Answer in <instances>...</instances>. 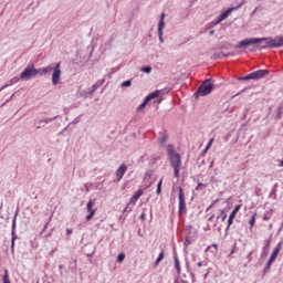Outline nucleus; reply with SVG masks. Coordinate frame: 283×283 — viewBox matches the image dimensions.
Wrapping results in <instances>:
<instances>
[{
	"label": "nucleus",
	"mask_w": 283,
	"mask_h": 283,
	"mask_svg": "<svg viewBox=\"0 0 283 283\" xmlns=\"http://www.w3.org/2000/svg\"><path fill=\"white\" fill-rule=\"evenodd\" d=\"M238 251V244L234 243L230 250V253L228 254V258H231V255H233L234 253H237Z\"/></svg>",
	"instance_id": "33"
},
{
	"label": "nucleus",
	"mask_w": 283,
	"mask_h": 283,
	"mask_svg": "<svg viewBox=\"0 0 283 283\" xmlns=\"http://www.w3.org/2000/svg\"><path fill=\"white\" fill-rule=\"evenodd\" d=\"M211 145H213V138H211L207 144L208 147H211Z\"/></svg>",
	"instance_id": "55"
},
{
	"label": "nucleus",
	"mask_w": 283,
	"mask_h": 283,
	"mask_svg": "<svg viewBox=\"0 0 283 283\" xmlns=\"http://www.w3.org/2000/svg\"><path fill=\"white\" fill-rule=\"evenodd\" d=\"M161 260H165V251H160L158 258L155 261V266H158V264H160Z\"/></svg>",
	"instance_id": "22"
},
{
	"label": "nucleus",
	"mask_w": 283,
	"mask_h": 283,
	"mask_svg": "<svg viewBox=\"0 0 283 283\" xmlns=\"http://www.w3.org/2000/svg\"><path fill=\"white\" fill-rule=\"evenodd\" d=\"M174 260H175V269L178 273V275H180V260H178V254H175L174 255Z\"/></svg>",
	"instance_id": "19"
},
{
	"label": "nucleus",
	"mask_w": 283,
	"mask_h": 283,
	"mask_svg": "<svg viewBox=\"0 0 283 283\" xmlns=\"http://www.w3.org/2000/svg\"><path fill=\"white\" fill-rule=\"evenodd\" d=\"M167 151H168V157L170 156H175L177 153H176V149L174 148V145L169 144L167 146Z\"/></svg>",
	"instance_id": "23"
},
{
	"label": "nucleus",
	"mask_w": 283,
	"mask_h": 283,
	"mask_svg": "<svg viewBox=\"0 0 283 283\" xmlns=\"http://www.w3.org/2000/svg\"><path fill=\"white\" fill-rule=\"evenodd\" d=\"M200 187H207V185L199 182L198 186L196 187V190L198 191V189H200Z\"/></svg>",
	"instance_id": "53"
},
{
	"label": "nucleus",
	"mask_w": 283,
	"mask_h": 283,
	"mask_svg": "<svg viewBox=\"0 0 283 283\" xmlns=\"http://www.w3.org/2000/svg\"><path fill=\"white\" fill-rule=\"evenodd\" d=\"M105 84V78L98 80L94 85L98 88Z\"/></svg>",
	"instance_id": "44"
},
{
	"label": "nucleus",
	"mask_w": 283,
	"mask_h": 283,
	"mask_svg": "<svg viewBox=\"0 0 283 283\" xmlns=\"http://www.w3.org/2000/svg\"><path fill=\"white\" fill-rule=\"evenodd\" d=\"M163 24V28H165V12L161 13L160 20L158 22V28Z\"/></svg>",
	"instance_id": "39"
},
{
	"label": "nucleus",
	"mask_w": 283,
	"mask_h": 283,
	"mask_svg": "<svg viewBox=\"0 0 283 283\" xmlns=\"http://www.w3.org/2000/svg\"><path fill=\"white\" fill-rule=\"evenodd\" d=\"M196 242V230H193V226H188L187 227V234H186V240H185V249L189 247L190 244H193Z\"/></svg>",
	"instance_id": "6"
},
{
	"label": "nucleus",
	"mask_w": 283,
	"mask_h": 283,
	"mask_svg": "<svg viewBox=\"0 0 283 283\" xmlns=\"http://www.w3.org/2000/svg\"><path fill=\"white\" fill-rule=\"evenodd\" d=\"M280 251H282V243H277V245L274 248L269 259L270 262H275V260H277V255H280Z\"/></svg>",
	"instance_id": "14"
},
{
	"label": "nucleus",
	"mask_w": 283,
	"mask_h": 283,
	"mask_svg": "<svg viewBox=\"0 0 283 283\" xmlns=\"http://www.w3.org/2000/svg\"><path fill=\"white\" fill-rule=\"evenodd\" d=\"M157 196H160L163 193V179H160L157 184V190H156Z\"/></svg>",
	"instance_id": "30"
},
{
	"label": "nucleus",
	"mask_w": 283,
	"mask_h": 283,
	"mask_svg": "<svg viewBox=\"0 0 283 283\" xmlns=\"http://www.w3.org/2000/svg\"><path fill=\"white\" fill-rule=\"evenodd\" d=\"M96 90H98V88L95 86V84H93V85L91 86V90L87 92V94H88V95H92V94H94V92H96Z\"/></svg>",
	"instance_id": "46"
},
{
	"label": "nucleus",
	"mask_w": 283,
	"mask_h": 283,
	"mask_svg": "<svg viewBox=\"0 0 283 283\" xmlns=\"http://www.w3.org/2000/svg\"><path fill=\"white\" fill-rule=\"evenodd\" d=\"M213 218H214V214H212L211 217H209L208 222H211V220H213Z\"/></svg>",
	"instance_id": "62"
},
{
	"label": "nucleus",
	"mask_w": 283,
	"mask_h": 283,
	"mask_svg": "<svg viewBox=\"0 0 283 283\" xmlns=\"http://www.w3.org/2000/svg\"><path fill=\"white\" fill-rule=\"evenodd\" d=\"M207 154V150H202L201 156H205Z\"/></svg>",
	"instance_id": "64"
},
{
	"label": "nucleus",
	"mask_w": 283,
	"mask_h": 283,
	"mask_svg": "<svg viewBox=\"0 0 283 283\" xmlns=\"http://www.w3.org/2000/svg\"><path fill=\"white\" fill-rule=\"evenodd\" d=\"M271 216H273L272 212H266L264 216H263V220H271Z\"/></svg>",
	"instance_id": "48"
},
{
	"label": "nucleus",
	"mask_w": 283,
	"mask_h": 283,
	"mask_svg": "<svg viewBox=\"0 0 283 283\" xmlns=\"http://www.w3.org/2000/svg\"><path fill=\"white\" fill-rule=\"evenodd\" d=\"M3 283H11L10 282V275L8 274V269L4 270V274H3Z\"/></svg>",
	"instance_id": "31"
},
{
	"label": "nucleus",
	"mask_w": 283,
	"mask_h": 283,
	"mask_svg": "<svg viewBox=\"0 0 283 283\" xmlns=\"http://www.w3.org/2000/svg\"><path fill=\"white\" fill-rule=\"evenodd\" d=\"M139 218L140 220L145 221V213H142Z\"/></svg>",
	"instance_id": "59"
},
{
	"label": "nucleus",
	"mask_w": 283,
	"mask_h": 283,
	"mask_svg": "<svg viewBox=\"0 0 283 283\" xmlns=\"http://www.w3.org/2000/svg\"><path fill=\"white\" fill-rule=\"evenodd\" d=\"M39 74L40 76L52 74V85H59L61 81V62L56 63L54 67L49 65L42 69H36L34 67V63H30L21 72L20 80L30 81V78H34V76H39Z\"/></svg>",
	"instance_id": "1"
},
{
	"label": "nucleus",
	"mask_w": 283,
	"mask_h": 283,
	"mask_svg": "<svg viewBox=\"0 0 283 283\" xmlns=\"http://www.w3.org/2000/svg\"><path fill=\"white\" fill-rule=\"evenodd\" d=\"M86 255L87 258H92V255H94V251H92L91 253H87Z\"/></svg>",
	"instance_id": "61"
},
{
	"label": "nucleus",
	"mask_w": 283,
	"mask_h": 283,
	"mask_svg": "<svg viewBox=\"0 0 283 283\" xmlns=\"http://www.w3.org/2000/svg\"><path fill=\"white\" fill-rule=\"evenodd\" d=\"M66 233H67V235H71L72 229H66Z\"/></svg>",
	"instance_id": "60"
},
{
	"label": "nucleus",
	"mask_w": 283,
	"mask_h": 283,
	"mask_svg": "<svg viewBox=\"0 0 283 283\" xmlns=\"http://www.w3.org/2000/svg\"><path fill=\"white\" fill-rule=\"evenodd\" d=\"M239 81H251V77H249V74H248L243 77H239Z\"/></svg>",
	"instance_id": "51"
},
{
	"label": "nucleus",
	"mask_w": 283,
	"mask_h": 283,
	"mask_svg": "<svg viewBox=\"0 0 283 283\" xmlns=\"http://www.w3.org/2000/svg\"><path fill=\"white\" fill-rule=\"evenodd\" d=\"M149 102L147 101V98H144V102L137 107V112H143V109H145V107H147V104Z\"/></svg>",
	"instance_id": "28"
},
{
	"label": "nucleus",
	"mask_w": 283,
	"mask_h": 283,
	"mask_svg": "<svg viewBox=\"0 0 283 283\" xmlns=\"http://www.w3.org/2000/svg\"><path fill=\"white\" fill-rule=\"evenodd\" d=\"M56 118H59V115H56L54 117H46L44 119H40L39 126H36V129H41L42 127H45V125H48L50 123H54V120H56Z\"/></svg>",
	"instance_id": "12"
},
{
	"label": "nucleus",
	"mask_w": 283,
	"mask_h": 283,
	"mask_svg": "<svg viewBox=\"0 0 283 283\" xmlns=\"http://www.w3.org/2000/svg\"><path fill=\"white\" fill-rule=\"evenodd\" d=\"M94 205H96V200H88V202L86 203V209L88 213H92V211L96 213V209H94Z\"/></svg>",
	"instance_id": "18"
},
{
	"label": "nucleus",
	"mask_w": 283,
	"mask_h": 283,
	"mask_svg": "<svg viewBox=\"0 0 283 283\" xmlns=\"http://www.w3.org/2000/svg\"><path fill=\"white\" fill-rule=\"evenodd\" d=\"M186 269L188 273H190L192 280H196V275L193 274V272H191V268L189 266V261H186Z\"/></svg>",
	"instance_id": "37"
},
{
	"label": "nucleus",
	"mask_w": 283,
	"mask_h": 283,
	"mask_svg": "<svg viewBox=\"0 0 283 283\" xmlns=\"http://www.w3.org/2000/svg\"><path fill=\"white\" fill-rule=\"evenodd\" d=\"M178 198H179V216L184 217L185 213H187V203L185 201V191L182 190V187L178 188Z\"/></svg>",
	"instance_id": "5"
},
{
	"label": "nucleus",
	"mask_w": 283,
	"mask_h": 283,
	"mask_svg": "<svg viewBox=\"0 0 283 283\" xmlns=\"http://www.w3.org/2000/svg\"><path fill=\"white\" fill-rule=\"evenodd\" d=\"M282 113H283V106H279L275 111V119L280 120V118H282Z\"/></svg>",
	"instance_id": "21"
},
{
	"label": "nucleus",
	"mask_w": 283,
	"mask_h": 283,
	"mask_svg": "<svg viewBox=\"0 0 283 283\" xmlns=\"http://www.w3.org/2000/svg\"><path fill=\"white\" fill-rule=\"evenodd\" d=\"M53 231H54V229H51V231L45 235V238H51Z\"/></svg>",
	"instance_id": "56"
},
{
	"label": "nucleus",
	"mask_w": 283,
	"mask_h": 283,
	"mask_svg": "<svg viewBox=\"0 0 283 283\" xmlns=\"http://www.w3.org/2000/svg\"><path fill=\"white\" fill-rule=\"evenodd\" d=\"M140 72H144V74H151V67L149 65L143 66Z\"/></svg>",
	"instance_id": "32"
},
{
	"label": "nucleus",
	"mask_w": 283,
	"mask_h": 283,
	"mask_svg": "<svg viewBox=\"0 0 283 283\" xmlns=\"http://www.w3.org/2000/svg\"><path fill=\"white\" fill-rule=\"evenodd\" d=\"M140 196H143V189L137 190L134 196L129 199V203L132 207L136 206V202L140 199Z\"/></svg>",
	"instance_id": "15"
},
{
	"label": "nucleus",
	"mask_w": 283,
	"mask_h": 283,
	"mask_svg": "<svg viewBox=\"0 0 283 283\" xmlns=\"http://www.w3.org/2000/svg\"><path fill=\"white\" fill-rule=\"evenodd\" d=\"M244 3V0L241 1L238 6L235 7H230L228 8L226 11H223L219 17L218 20L222 23V21H224L230 14L231 12H235V10H240V8H242Z\"/></svg>",
	"instance_id": "7"
},
{
	"label": "nucleus",
	"mask_w": 283,
	"mask_h": 283,
	"mask_svg": "<svg viewBox=\"0 0 283 283\" xmlns=\"http://www.w3.org/2000/svg\"><path fill=\"white\" fill-rule=\"evenodd\" d=\"M219 23H221V22H220L219 19H217V20H213L212 22H210V23L208 24V27H209V28H216V25H218Z\"/></svg>",
	"instance_id": "42"
},
{
	"label": "nucleus",
	"mask_w": 283,
	"mask_h": 283,
	"mask_svg": "<svg viewBox=\"0 0 283 283\" xmlns=\"http://www.w3.org/2000/svg\"><path fill=\"white\" fill-rule=\"evenodd\" d=\"M163 30H165V28H163V24H160V27L157 30L160 43H165V39L163 38Z\"/></svg>",
	"instance_id": "25"
},
{
	"label": "nucleus",
	"mask_w": 283,
	"mask_h": 283,
	"mask_svg": "<svg viewBox=\"0 0 283 283\" xmlns=\"http://www.w3.org/2000/svg\"><path fill=\"white\" fill-rule=\"evenodd\" d=\"M270 247H271V239H268L265 241V244L263 245V249H270Z\"/></svg>",
	"instance_id": "49"
},
{
	"label": "nucleus",
	"mask_w": 283,
	"mask_h": 283,
	"mask_svg": "<svg viewBox=\"0 0 283 283\" xmlns=\"http://www.w3.org/2000/svg\"><path fill=\"white\" fill-rule=\"evenodd\" d=\"M213 34H216V30H211V31L209 32V35H210V36H213Z\"/></svg>",
	"instance_id": "58"
},
{
	"label": "nucleus",
	"mask_w": 283,
	"mask_h": 283,
	"mask_svg": "<svg viewBox=\"0 0 283 283\" xmlns=\"http://www.w3.org/2000/svg\"><path fill=\"white\" fill-rule=\"evenodd\" d=\"M253 251H251L249 254H248V256H247V260L249 261V262H251V260H253Z\"/></svg>",
	"instance_id": "52"
},
{
	"label": "nucleus",
	"mask_w": 283,
	"mask_h": 283,
	"mask_svg": "<svg viewBox=\"0 0 283 283\" xmlns=\"http://www.w3.org/2000/svg\"><path fill=\"white\" fill-rule=\"evenodd\" d=\"M272 264H273V261L268 260V262L263 269V273H269V271H271Z\"/></svg>",
	"instance_id": "29"
},
{
	"label": "nucleus",
	"mask_w": 283,
	"mask_h": 283,
	"mask_svg": "<svg viewBox=\"0 0 283 283\" xmlns=\"http://www.w3.org/2000/svg\"><path fill=\"white\" fill-rule=\"evenodd\" d=\"M222 220V222H224V220H227V213L224 212V210H221L220 216L217 217V220Z\"/></svg>",
	"instance_id": "40"
},
{
	"label": "nucleus",
	"mask_w": 283,
	"mask_h": 283,
	"mask_svg": "<svg viewBox=\"0 0 283 283\" xmlns=\"http://www.w3.org/2000/svg\"><path fill=\"white\" fill-rule=\"evenodd\" d=\"M228 56H233V53H224L222 51L214 52L211 56L213 61H220V59H228Z\"/></svg>",
	"instance_id": "13"
},
{
	"label": "nucleus",
	"mask_w": 283,
	"mask_h": 283,
	"mask_svg": "<svg viewBox=\"0 0 283 283\" xmlns=\"http://www.w3.org/2000/svg\"><path fill=\"white\" fill-rule=\"evenodd\" d=\"M17 216H19V210H17L11 226V251H14V242L17 240Z\"/></svg>",
	"instance_id": "8"
},
{
	"label": "nucleus",
	"mask_w": 283,
	"mask_h": 283,
	"mask_svg": "<svg viewBox=\"0 0 283 283\" xmlns=\"http://www.w3.org/2000/svg\"><path fill=\"white\" fill-rule=\"evenodd\" d=\"M117 262L119 263L125 262V253L122 252L117 255Z\"/></svg>",
	"instance_id": "41"
},
{
	"label": "nucleus",
	"mask_w": 283,
	"mask_h": 283,
	"mask_svg": "<svg viewBox=\"0 0 283 283\" xmlns=\"http://www.w3.org/2000/svg\"><path fill=\"white\" fill-rule=\"evenodd\" d=\"M169 160L171 167L174 168V177L180 178V166L182 165V157H180V154L170 155Z\"/></svg>",
	"instance_id": "4"
},
{
	"label": "nucleus",
	"mask_w": 283,
	"mask_h": 283,
	"mask_svg": "<svg viewBox=\"0 0 283 283\" xmlns=\"http://www.w3.org/2000/svg\"><path fill=\"white\" fill-rule=\"evenodd\" d=\"M258 43H265V45L261 46L260 50H273L277 48H283V35H277L275 38H251L244 39L239 42V44L234 45V48L239 50H243L249 48V45H258Z\"/></svg>",
	"instance_id": "2"
},
{
	"label": "nucleus",
	"mask_w": 283,
	"mask_h": 283,
	"mask_svg": "<svg viewBox=\"0 0 283 283\" xmlns=\"http://www.w3.org/2000/svg\"><path fill=\"white\" fill-rule=\"evenodd\" d=\"M231 48H233V44L226 42V43L219 45L218 50H231Z\"/></svg>",
	"instance_id": "24"
},
{
	"label": "nucleus",
	"mask_w": 283,
	"mask_h": 283,
	"mask_svg": "<svg viewBox=\"0 0 283 283\" xmlns=\"http://www.w3.org/2000/svg\"><path fill=\"white\" fill-rule=\"evenodd\" d=\"M266 255H269V249L262 248L261 258L264 259Z\"/></svg>",
	"instance_id": "43"
},
{
	"label": "nucleus",
	"mask_w": 283,
	"mask_h": 283,
	"mask_svg": "<svg viewBox=\"0 0 283 283\" xmlns=\"http://www.w3.org/2000/svg\"><path fill=\"white\" fill-rule=\"evenodd\" d=\"M19 81H21V77H13V78H11L9 82L6 83V85H3L0 88V92H2V90H6V87H10V85H14V84L19 83Z\"/></svg>",
	"instance_id": "17"
},
{
	"label": "nucleus",
	"mask_w": 283,
	"mask_h": 283,
	"mask_svg": "<svg viewBox=\"0 0 283 283\" xmlns=\"http://www.w3.org/2000/svg\"><path fill=\"white\" fill-rule=\"evenodd\" d=\"M46 229H48V223L44 224L43 230H42V233H43V231H45Z\"/></svg>",
	"instance_id": "63"
},
{
	"label": "nucleus",
	"mask_w": 283,
	"mask_h": 283,
	"mask_svg": "<svg viewBox=\"0 0 283 283\" xmlns=\"http://www.w3.org/2000/svg\"><path fill=\"white\" fill-rule=\"evenodd\" d=\"M258 216V212H254L249 221L250 227L255 226V217Z\"/></svg>",
	"instance_id": "36"
},
{
	"label": "nucleus",
	"mask_w": 283,
	"mask_h": 283,
	"mask_svg": "<svg viewBox=\"0 0 283 283\" xmlns=\"http://www.w3.org/2000/svg\"><path fill=\"white\" fill-rule=\"evenodd\" d=\"M169 92H171V88L157 90L148 94L145 98L149 103V101H154V98H159L160 94H169Z\"/></svg>",
	"instance_id": "10"
},
{
	"label": "nucleus",
	"mask_w": 283,
	"mask_h": 283,
	"mask_svg": "<svg viewBox=\"0 0 283 283\" xmlns=\"http://www.w3.org/2000/svg\"><path fill=\"white\" fill-rule=\"evenodd\" d=\"M120 87H132V80H126L120 84Z\"/></svg>",
	"instance_id": "38"
},
{
	"label": "nucleus",
	"mask_w": 283,
	"mask_h": 283,
	"mask_svg": "<svg viewBox=\"0 0 283 283\" xmlns=\"http://www.w3.org/2000/svg\"><path fill=\"white\" fill-rule=\"evenodd\" d=\"M118 70H120V66H118V67H113V69H112V74H115V72H118Z\"/></svg>",
	"instance_id": "54"
},
{
	"label": "nucleus",
	"mask_w": 283,
	"mask_h": 283,
	"mask_svg": "<svg viewBox=\"0 0 283 283\" xmlns=\"http://www.w3.org/2000/svg\"><path fill=\"white\" fill-rule=\"evenodd\" d=\"M269 76V70H258L249 74V78L251 81H260V78H264Z\"/></svg>",
	"instance_id": "9"
},
{
	"label": "nucleus",
	"mask_w": 283,
	"mask_h": 283,
	"mask_svg": "<svg viewBox=\"0 0 283 283\" xmlns=\"http://www.w3.org/2000/svg\"><path fill=\"white\" fill-rule=\"evenodd\" d=\"M168 139H169V136L165 130L159 132L158 143H160L161 145H165V143H167Z\"/></svg>",
	"instance_id": "16"
},
{
	"label": "nucleus",
	"mask_w": 283,
	"mask_h": 283,
	"mask_svg": "<svg viewBox=\"0 0 283 283\" xmlns=\"http://www.w3.org/2000/svg\"><path fill=\"white\" fill-rule=\"evenodd\" d=\"M240 209H242V206L237 205V206L234 207V209L232 210V212L230 213V217H231V218H235V216H238V211H240Z\"/></svg>",
	"instance_id": "26"
},
{
	"label": "nucleus",
	"mask_w": 283,
	"mask_h": 283,
	"mask_svg": "<svg viewBox=\"0 0 283 283\" xmlns=\"http://www.w3.org/2000/svg\"><path fill=\"white\" fill-rule=\"evenodd\" d=\"M95 213H96V212L91 211V212L88 213V216H86V218H85L86 222H90V220H92V218H94Z\"/></svg>",
	"instance_id": "45"
},
{
	"label": "nucleus",
	"mask_w": 283,
	"mask_h": 283,
	"mask_svg": "<svg viewBox=\"0 0 283 283\" xmlns=\"http://www.w3.org/2000/svg\"><path fill=\"white\" fill-rule=\"evenodd\" d=\"M77 123H81V116L75 117L69 125H77Z\"/></svg>",
	"instance_id": "47"
},
{
	"label": "nucleus",
	"mask_w": 283,
	"mask_h": 283,
	"mask_svg": "<svg viewBox=\"0 0 283 283\" xmlns=\"http://www.w3.org/2000/svg\"><path fill=\"white\" fill-rule=\"evenodd\" d=\"M211 78L205 80L203 83L195 92L196 98L200 96H209L213 92V84L210 83Z\"/></svg>",
	"instance_id": "3"
},
{
	"label": "nucleus",
	"mask_w": 283,
	"mask_h": 283,
	"mask_svg": "<svg viewBox=\"0 0 283 283\" xmlns=\"http://www.w3.org/2000/svg\"><path fill=\"white\" fill-rule=\"evenodd\" d=\"M233 220H235V218L229 216L228 224H227V227H226V235H229V229H231V224H233Z\"/></svg>",
	"instance_id": "20"
},
{
	"label": "nucleus",
	"mask_w": 283,
	"mask_h": 283,
	"mask_svg": "<svg viewBox=\"0 0 283 283\" xmlns=\"http://www.w3.org/2000/svg\"><path fill=\"white\" fill-rule=\"evenodd\" d=\"M125 174H127V165L123 164L115 172L117 182H120V180H123V176H125Z\"/></svg>",
	"instance_id": "11"
},
{
	"label": "nucleus",
	"mask_w": 283,
	"mask_h": 283,
	"mask_svg": "<svg viewBox=\"0 0 283 283\" xmlns=\"http://www.w3.org/2000/svg\"><path fill=\"white\" fill-rule=\"evenodd\" d=\"M247 90H249V87H245L243 90H241L239 93H237L233 98H235V96H240V94H244V92H247Z\"/></svg>",
	"instance_id": "50"
},
{
	"label": "nucleus",
	"mask_w": 283,
	"mask_h": 283,
	"mask_svg": "<svg viewBox=\"0 0 283 283\" xmlns=\"http://www.w3.org/2000/svg\"><path fill=\"white\" fill-rule=\"evenodd\" d=\"M132 209H134V206H132V203L128 202L127 206L124 208L123 213H130Z\"/></svg>",
	"instance_id": "34"
},
{
	"label": "nucleus",
	"mask_w": 283,
	"mask_h": 283,
	"mask_svg": "<svg viewBox=\"0 0 283 283\" xmlns=\"http://www.w3.org/2000/svg\"><path fill=\"white\" fill-rule=\"evenodd\" d=\"M156 103H157L158 105H160V103H163V97H159V98L156 101Z\"/></svg>",
	"instance_id": "57"
},
{
	"label": "nucleus",
	"mask_w": 283,
	"mask_h": 283,
	"mask_svg": "<svg viewBox=\"0 0 283 283\" xmlns=\"http://www.w3.org/2000/svg\"><path fill=\"white\" fill-rule=\"evenodd\" d=\"M211 247L213 248L212 253H218V244L217 243H212V245H208L206 251L211 250Z\"/></svg>",
	"instance_id": "35"
},
{
	"label": "nucleus",
	"mask_w": 283,
	"mask_h": 283,
	"mask_svg": "<svg viewBox=\"0 0 283 283\" xmlns=\"http://www.w3.org/2000/svg\"><path fill=\"white\" fill-rule=\"evenodd\" d=\"M277 193V184H275L270 192V198H273L274 197V200L275 198H277V196L275 195Z\"/></svg>",
	"instance_id": "27"
}]
</instances>
